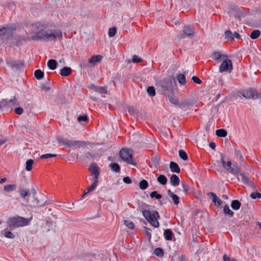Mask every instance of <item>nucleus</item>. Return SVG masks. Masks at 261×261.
I'll return each mask as SVG.
<instances>
[{"label":"nucleus","instance_id":"f257e3e1","mask_svg":"<svg viewBox=\"0 0 261 261\" xmlns=\"http://www.w3.org/2000/svg\"><path fill=\"white\" fill-rule=\"evenodd\" d=\"M221 161L224 168L228 172L237 176L240 174L241 177V181L244 184L251 187L253 189L255 188L254 185L249 178L248 175L245 172H241L240 169L237 165L233 164L232 166V163L230 161H229L226 163L224 160L222 155H221Z\"/></svg>","mask_w":261,"mask_h":261},{"label":"nucleus","instance_id":"f03ea898","mask_svg":"<svg viewBox=\"0 0 261 261\" xmlns=\"http://www.w3.org/2000/svg\"><path fill=\"white\" fill-rule=\"evenodd\" d=\"M156 87L163 95L172 92L176 89V82L173 76H167L155 81Z\"/></svg>","mask_w":261,"mask_h":261},{"label":"nucleus","instance_id":"7ed1b4c3","mask_svg":"<svg viewBox=\"0 0 261 261\" xmlns=\"http://www.w3.org/2000/svg\"><path fill=\"white\" fill-rule=\"evenodd\" d=\"M31 218H25L19 216L9 218L7 224L10 229L28 225L31 220Z\"/></svg>","mask_w":261,"mask_h":261},{"label":"nucleus","instance_id":"20e7f679","mask_svg":"<svg viewBox=\"0 0 261 261\" xmlns=\"http://www.w3.org/2000/svg\"><path fill=\"white\" fill-rule=\"evenodd\" d=\"M142 214L146 220L154 227L158 228L159 226L158 219L160 216L159 213L155 211H150L149 210H142Z\"/></svg>","mask_w":261,"mask_h":261},{"label":"nucleus","instance_id":"39448f33","mask_svg":"<svg viewBox=\"0 0 261 261\" xmlns=\"http://www.w3.org/2000/svg\"><path fill=\"white\" fill-rule=\"evenodd\" d=\"M43 40L51 41L56 38L61 40L63 37L62 33L60 30H47L46 31H42Z\"/></svg>","mask_w":261,"mask_h":261},{"label":"nucleus","instance_id":"423d86ee","mask_svg":"<svg viewBox=\"0 0 261 261\" xmlns=\"http://www.w3.org/2000/svg\"><path fill=\"white\" fill-rule=\"evenodd\" d=\"M119 155L121 159L128 164L135 166L137 165L136 162L133 158L131 150L123 148L120 150Z\"/></svg>","mask_w":261,"mask_h":261},{"label":"nucleus","instance_id":"0eeeda50","mask_svg":"<svg viewBox=\"0 0 261 261\" xmlns=\"http://www.w3.org/2000/svg\"><path fill=\"white\" fill-rule=\"evenodd\" d=\"M241 95L247 99H257L259 97V94L255 88L243 89L238 92V95Z\"/></svg>","mask_w":261,"mask_h":261},{"label":"nucleus","instance_id":"6e6552de","mask_svg":"<svg viewBox=\"0 0 261 261\" xmlns=\"http://www.w3.org/2000/svg\"><path fill=\"white\" fill-rule=\"evenodd\" d=\"M35 27L37 29L36 34L30 37L29 40H38L43 39L42 31H44L45 29V26L40 23H37L35 24Z\"/></svg>","mask_w":261,"mask_h":261},{"label":"nucleus","instance_id":"1a4fd4ad","mask_svg":"<svg viewBox=\"0 0 261 261\" xmlns=\"http://www.w3.org/2000/svg\"><path fill=\"white\" fill-rule=\"evenodd\" d=\"M89 171L93 176L92 180L98 181V179L100 174V168L95 163H92L89 168Z\"/></svg>","mask_w":261,"mask_h":261},{"label":"nucleus","instance_id":"9d476101","mask_svg":"<svg viewBox=\"0 0 261 261\" xmlns=\"http://www.w3.org/2000/svg\"><path fill=\"white\" fill-rule=\"evenodd\" d=\"M232 69L231 61L230 59L224 60L219 66V71L223 72L225 71L230 72Z\"/></svg>","mask_w":261,"mask_h":261},{"label":"nucleus","instance_id":"9b49d317","mask_svg":"<svg viewBox=\"0 0 261 261\" xmlns=\"http://www.w3.org/2000/svg\"><path fill=\"white\" fill-rule=\"evenodd\" d=\"M194 31V28L191 25L185 26L182 30L183 34L181 35V38H184L185 37H193L195 32Z\"/></svg>","mask_w":261,"mask_h":261},{"label":"nucleus","instance_id":"f8f14e48","mask_svg":"<svg viewBox=\"0 0 261 261\" xmlns=\"http://www.w3.org/2000/svg\"><path fill=\"white\" fill-rule=\"evenodd\" d=\"M3 101L0 105V109L3 108L7 109L9 108H11L12 106L15 107L18 105V103L15 98L10 99L8 101L7 99H3Z\"/></svg>","mask_w":261,"mask_h":261},{"label":"nucleus","instance_id":"ddd939ff","mask_svg":"<svg viewBox=\"0 0 261 261\" xmlns=\"http://www.w3.org/2000/svg\"><path fill=\"white\" fill-rule=\"evenodd\" d=\"M165 96L168 98L171 103L179 107L180 103L178 102V99L175 96V91L168 93L165 95Z\"/></svg>","mask_w":261,"mask_h":261},{"label":"nucleus","instance_id":"4468645a","mask_svg":"<svg viewBox=\"0 0 261 261\" xmlns=\"http://www.w3.org/2000/svg\"><path fill=\"white\" fill-rule=\"evenodd\" d=\"M94 157L95 155L94 154H92L89 151H86L83 152V153L80 156V159L83 161L88 162Z\"/></svg>","mask_w":261,"mask_h":261},{"label":"nucleus","instance_id":"2eb2a0df","mask_svg":"<svg viewBox=\"0 0 261 261\" xmlns=\"http://www.w3.org/2000/svg\"><path fill=\"white\" fill-rule=\"evenodd\" d=\"M10 66L16 69H19L23 67L24 63L23 61L20 60H12L9 63Z\"/></svg>","mask_w":261,"mask_h":261},{"label":"nucleus","instance_id":"dca6fc26","mask_svg":"<svg viewBox=\"0 0 261 261\" xmlns=\"http://www.w3.org/2000/svg\"><path fill=\"white\" fill-rule=\"evenodd\" d=\"M98 181L93 180V183L91 186L87 189V191H84V194L82 196L81 199H84L88 193L94 190L98 185Z\"/></svg>","mask_w":261,"mask_h":261},{"label":"nucleus","instance_id":"f3484780","mask_svg":"<svg viewBox=\"0 0 261 261\" xmlns=\"http://www.w3.org/2000/svg\"><path fill=\"white\" fill-rule=\"evenodd\" d=\"M207 195L211 197L212 201L215 203V205L219 206L221 204V200L218 196L213 192H210Z\"/></svg>","mask_w":261,"mask_h":261},{"label":"nucleus","instance_id":"a211bd4d","mask_svg":"<svg viewBox=\"0 0 261 261\" xmlns=\"http://www.w3.org/2000/svg\"><path fill=\"white\" fill-rule=\"evenodd\" d=\"M20 197L24 200H26L27 202H28V197L30 196V191L29 189H20Z\"/></svg>","mask_w":261,"mask_h":261},{"label":"nucleus","instance_id":"6ab92c4d","mask_svg":"<svg viewBox=\"0 0 261 261\" xmlns=\"http://www.w3.org/2000/svg\"><path fill=\"white\" fill-rule=\"evenodd\" d=\"M170 182L172 186L176 187L179 184L180 179L176 174H172L170 178Z\"/></svg>","mask_w":261,"mask_h":261},{"label":"nucleus","instance_id":"aec40b11","mask_svg":"<svg viewBox=\"0 0 261 261\" xmlns=\"http://www.w3.org/2000/svg\"><path fill=\"white\" fill-rule=\"evenodd\" d=\"M169 167L172 172H175L176 173H179L180 172V170L179 166L175 162H171L170 163Z\"/></svg>","mask_w":261,"mask_h":261},{"label":"nucleus","instance_id":"412c9836","mask_svg":"<svg viewBox=\"0 0 261 261\" xmlns=\"http://www.w3.org/2000/svg\"><path fill=\"white\" fill-rule=\"evenodd\" d=\"M193 105L194 102L192 100H187L180 103L179 107L181 109H185L186 108L191 107Z\"/></svg>","mask_w":261,"mask_h":261},{"label":"nucleus","instance_id":"4be33fe9","mask_svg":"<svg viewBox=\"0 0 261 261\" xmlns=\"http://www.w3.org/2000/svg\"><path fill=\"white\" fill-rule=\"evenodd\" d=\"M102 56L101 55L93 56L88 60V63L94 65L96 63L100 62Z\"/></svg>","mask_w":261,"mask_h":261},{"label":"nucleus","instance_id":"5701e85b","mask_svg":"<svg viewBox=\"0 0 261 261\" xmlns=\"http://www.w3.org/2000/svg\"><path fill=\"white\" fill-rule=\"evenodd\" d=\"M72 70L70 67H64L60 70V73L63 76H67L71 73Z\"/></svg>","mask_w":261,"mask_h":261},{"label":"nucleus","instance_id":"b1692460","mask_svg":"<svg viewBox=\"0 0 261 261\" xmlns=\"http://www.w3.org/2000/svg\"><path fill=\"white\" fill-rule=\"evenodd\" d=\"M168 194L169 196H170L172 198V199L174 202V203L175 205H177L179 203V197L173 193L170 190H168L167 191Z\"/></svg>","mask_w":261,"mask_h":261},{"label":"nucleus","instance_id":"393cba45","mask_svg":"<svg viewBox=\"0 0 261 261\" xmlns=\"http://www.w3.org/2000/svg\"><path fill=\"white\" fill-rule=\"evenodd\" d=\"M174 234L170 229H165L164 231V236L165 239L167 241H171Z\"/></svg>","mask_w":261,"mask_h":261},{"label":"nucleus","instance_id":"a878e982","mask_svg":"<svg viewBox=\"0 0 261 261\" xmlns=\"http://www.w3.org/2000/svg\"><path fill=\"white\" fill-rule=\"evenodd\" d=\"M47 66L51 70H55L57 67V62L54 59H50L47 62Z\"/></svg>","mask_w":261,"mask_h":261},{"label":"nucleus","instance_id":"bb28decb","mask_svg":"<svg viewBox=\"0 0 261 261\" xmlns=\"http://www.w3.org/2000/svg\"><path fill=\"white\" fill-rule=\"evenodd\" d=\"M74 144H75V147H85L87 146V145L88 144H90V142L85 141L75 140Z\"/></svg>","mask_w":261,"mask_h":261},{"label":"nucleus","instance_id":"cd10ccee","mask_svg":"<svg viewBox=\"0 0 261 261\" xmlns=\"http://www.w3.org/2000/svg\"><path fill=\"white\" fill-rule=\"evenodd\" d=\"M241 205V202L238 200H233L231 201V207L234 210H238Z\"/></svg>","mask_w":261,"mask_h":261},{"label":"nucleus","instance_id":"c85d7f7f","mask_svg":"<svg viewBox=\"0 0 261 261\" xmlns=\"http://www.w3.org/2000/svg\"><path fill=\"white\" fill-rule=\"evenodd\" d=\"M17 186L15 184L7 185L4 186V190L7 192H12L16 189Z\"/></svg>","mask_w":261,"mask_h":261},{"label":"nucleus","instance_id":"c756f323","mask_svg":"<svg viewBox=\"0 0 261 261\" xmlns=\"http://www.w3.org/2000/svg\"><path fill=\"white\" fill-rule=\"evenodd\" d=\"M157 181L160 184L165 185L167 182V178L164 175L161 174L158 177Z\"/></svg>","mask_w":261,"mask_h":261},{"label":"nucleus","instance_id":"7c9ffc66","mask_svg":"<svg viewBox=\"0 0 261 261\" xmlns=\"http://www.w3.org/2000/svg\"><path fill=\"white\" fill-rule=\"evenodd\" d=\"M57 140L59 144H62L67 147L69 139L62 138L61 136H58L57 138Z\"/></svg>","mask_w":261,"mask_h":261},{"label":"nucleus","instance_id":"2f4dec72","mask_svg":"<svg viewBox=\"0 0 261 261\" xmlns=\"http://www.w3.org/2000/svg\"><path fill=\"white\" fill-rule=\"evenodd\" d=\"M127 110L129 114L134 116H138L139 114V111L137 109L133 107H128Z\"/></svg>","mask_w":261,"mask_h":261},{"label":"nucleus","instance_id":"473e14b6","mask_svg":"<svg viewBox=\"0 0 261 261\" xmlns=\"http://www.w3.org/2000/svg\"><path fill=\"white\" fill-rule=\"evenodd\" d=\"M110 167L113 171L118 173L120 172V167L118 163H114L110 165Z\"/></svg>","mask_w":261,"mask_h":261},{"label":"nucleus","instance_id":"72a5a7b5","mask_svg":"<svg viewBox=\"0 0 261 261\" xmlns=\"http://www.w3.org/2000/svg\"><path fill=\"white\" fill-rule=\"evenodd\" d=\"M44 72L40 69H37L35 70L34 72V76L36 79L39 80L42 79L44 76Z\"/></svg>","mask_w":261,"mask_h":261},{"label":"nucleus","instance_id":"f704fd0d","mask_svg":"<svg viewBox=\"0 0 261 261\" xmlns=\"http://www.w3.org/2000/svg\"><path fill=\"white\" fill-rule=\"evenodd\" d=\"M177 79L178 80V82L181 85H185L186 84V77L184 74H179L177 75Z\"/></svg>","mask_w":261,"mask_h":261},{"label":"nucleus","instance_id":"c9c22d12","mask_svg":"<svg viewBox=\"0 0 261 261\" xmlns=\"http://www.w3.org/2000/svg\"><path fill=\"white\" fill-rule=\"evenodd\" d=\"M227 134V132L224 129H219L216 131V135L219 137H225Z\"/></svg>","mask_w":261,"mask_h":261},{"label":"nucleus","instance_id":"e433bc0d","mask_svg":"<svg viewBox=\"0 0 261 261\" xmlns=\"http://www.w3.org/2000/svg\"><path fill=\"white\" fill-rule=\"evenodd\" d=\"M34 162V160L32 159H29L27 161L25 166V169L27 171H30L32 170Z\"/></svg>","mask_w":261,"mask_h":261},{"label":"nucleus","instance_id":"4c0bfd02","mask_svg":"<svg viewBox=\"0 0 261 261\" xmlns=\"http://www.w3.org/2000/svg\"><path fill=\"white\" fill-rule=\"evenodd\" d=\"M260 35V32L258 30H253L250 34V38L252 39H255L259 37Z\"/></svg>","mask_w":261,"mask_h":261},{"label":"nucleus","instance_id":"58836bf2","mask_svg":"<svg viewBox=\"0 0 261 261\" xmlns=\"http://www.w3.org/2000/svg\"><path fill=\"white\" fill-rule=\"evenodd\" d=\"M223 212L225 215H227L230 217H232L234 213L230 210L228 205H225L223 207Z\"/></svg>","mask_w":261,"mask_h":261},{"label":"nucleus","instance_id":"ea45409f","mask_svg":"<svg viewBox=\"0 0 261 261\" xmlns=\"http://www.w3.org/2000/svg\"><path fill=\"white\" fill-rule=\"evenodd\" d=\"M148 187V182L145 180L143 179L139 182V187L142 190H145Z\"/></svg>","mask_w":261,"mask_h":261},{"label":"nucleus","instance_id":"a19ab883","mask_svg":"<svg viewBox=\"0 0 261 261\" xmlns=\"http://www.w3.org/2000/svg\"><path fill=\"white\" fill-rule=\"evenodd\" d=\"M33 198H34V201H33V202L35 204L37 205L38 206H43L45 204V202H44L43 200H40L36 197V196Z\"/></svg>","mask_w":261,"mask_h":261},{"label":"nucleus","instance_id":"79ce46f5","mask_svg":"<svg viewBox=\"0 0 261 261\" xmlns=\"http://www.w3.org/2000/svg\"><path fill=\"white\" fill-rule=\"evenodd\" d=\"M154 253L158 257H162L164 256V251L161 248H156L154 250Z\"/></svg>","mask_w":261,"mask_h":261},{"label":"nucleus","instance_id":"37998d69","mask_svg":"<svg viewBox=\"0 0 261 261\" xmlns=\"http://www.w3.org/2000/svg\"><path fill=\"white\" fill-rule=\"evenodd\" d=\"M94 90L99 93L101 94H106L107 93V91L105 87H94Z\"/></svg>","mask_w":261,"mask_h":261},{"label":"nucleus","instance_id":"c03bdc74","mask_svg":"<svg viewBox=\"0 0 261 261\" xmlns=\"http://www.w3.org/2000/svg\"><path fill=\"white\" fill-rule=\"evenodd\" d=\"M225 39L229 40H233L234 39L233 35L232 33V32L229 31L227 30L225 32Z\"/></svg>","mask_w":261,"mask_h":261},{"label":"nucleus","instance_id":"a18cd8bd","mask_svg":"<svg viewBox=\"0 0 261 261\" xmlns=\"http://www.w3.org/2000/svg\"><path fill=\"white\" fill-rule=\"evenodd\" d=\"M179 156L181 159H182L184 161H187L188 159V155L184 150H179Z\"/></svg>","mask_w":261,"mask_h":261},{"label":"nucleus","instance_id":"49530a36","mask_svg":"<svg viewBox=\"0 0 261 261\" xmlns=\"http://www.w3.org/2000/svg\"><path fill=\"white\" fill-rule=\"evenodd\" d=\"M3 235L7 238L14 239L15 235L10 231L5 230L3 232Z\"/></svg>","mask_w":261,"mask_h":261},{"label":"nucleus","instance_id":"de8ad7c7","mask_svg":"<svg viewBox=\"0 0 261 261\" xmlns=\"http://www.w3.org/2000/svg\"><path fill=\"white\" fill-rule=\"evenodd\" d=\"M147 92L150 96H154L155 95V91L154 87L149 86L147 89Z\"/></svg>","mask_w":261,"mask_h":261},{"label":"nucleus","instance_id":"09e8293b","mask_svg":"<svg viewBox=\"0 0 261 261\" xmlns=\"http://www.w3.org/2000/svg\"><path fill=\"white\" fill-rule=\"evenodd\" d=\"M124 224L129 229H133L135 228V225L133 222L128 220H124Z\"/></svg>","mask_w":261,"mask_h":261},{"label":"nucleus","instance_id":"8fccbe9b","mask_svg":"<svg viewBox=\"0 0 261 261\" xmlns=\"http://www.w3.org/2000/svg\"><path fill=\"white\" fill-rule=\"evenodd\" d=\"M150 196L151 198H155L156 199H160L162 197V195L158 194L157 191L152 192L150 194Z\"/></svg>","mask_w":261,"mask_h":261},{"label":"nucleus","instance_id":"3c124183","mask_svg":"<svg viewBox=\"0 0 261 261\" xmlns=\"http://www.w3.org/2000/svg\"><path fill=\"white\" fill-rule=\"evenodd\" d=\"M116 33V28L113 27L109 29V36L110 37H114Z\"/></svg>","mask_w":261,"mask_h":261},{"label":"nucleus","instance_id":"603ef678","mask_svg":"<svg viewBox=\"0 0 261 261\" xmlns=\"http://www.w3.org/2000/svg\"><path fill=\"white\" fill-rule=\"evenodd\" d=\"M213 56H214L213 59L215 60L218 61L219 60V59H220V58L221 57L222 54L219 51H215L213 53Z\"/></svg>","mask_w":261,"mask_h":261},{"label":"nucleus","instance_id":"864d4df0","mask_svg":"<svg viewBox=\"0 0 261 261\" xmlns=\"http://www.w3.org/2000/svg\"><path fill=\"white\" fill-rule=\"evenodd\" d=\"M57 156V154H51V153H47L45 154H43L40 156V159H48L49 158H54L56 157Z\"/></svg>","mask_w":261,"mask_h":261},{"label":"nucleus","instance_id":"5fc2aeb1","mask_svg":"<svg viewBox=\"0 0 261 261\" xmlns=\"http://www.w3.org/2000/svg\"><path fill=\"white\" fill-rule=\"evenodd\" d=\"M250 197L253 199L260 198L261 197V194L258 192H253L251 193Z\"/></svg>","mask_w":261,"mask_h":261},{"label":"nucleus","instance_id":"6e6d98bb","mask_svg":"<svg viewBox=\"0 0 261 261\" xmlns=\"http://www.w3.org/2000/svg\"><path fill=\"white\" fill-rule=\"evenodd\" d=\"M77 120L79 122H81V121L87 122L88 121V117L87 115L80 116L77 117Z\"/></svg>","mask_w":261,"mask_h":261},{"label":"nucleus","instance_id":"4d7b16f0","mask_svg":"<svg viewBox=\"0 0 261 261\" xmlns=\"http://www.w3.org/2000/svg\"><path fill=\"white\" fill-rule=\"evenodd\" d=\"M142 61V59L137 55H134L132 58V61L134 63H139Z\"/></svg>","mask_w":261,"mask_h":261},{"label":"nucleus","instance_id":"13d9d810","mask_svg":"<svg viewBox=\"0 0 261 261\" xmlns=\"http://www.w3.org/2000/svg\"><path fill=\"white\" fill-rule=\"evenodd\" d=\"M235 156L239 159V160L242 161L243 158L241 152L238 150H236L234 152Z\"/></svg>","mask_w":261,"mask_h":261},{"label":"nucleus","instance_id":"bf43d9fd","mask_svg":"<svg viewBox=\"0 0 261 261\" xmlns=\"http://www.w3.org/2000/svg\"><path fill=\"white\" fill-rule=\"evenodd\" d=\"M223 259L224 261H237L235 258H230L227 256L225 254L223 255Z\"/></svg>","mask_w":261,"mask_h":261},{"label":"nucleus","instance_id":"052dcab7","mask_svg":"<svg viewBox=\"0 0 261 261\" xmlns=\"http://www.w3.org/2000/svg\"><path fill=\"white\" fill-rule=\"evenodd\" d=\"M182 187L183 188V191L185 193L187 192L190 190L189 186L186 183L182 182Z\"/></svg>","mask_w":261,"mask_h":261},{"label":"nucleus","instance_id":"680f3d73","mask_svg":"<svg viewBox=\"0 0 261 261\" xmlns=\"http://www.w3.org/2000/svg\"><path fill=\"white\" fill-rule=\"evenodd\" d=\"M15 113L18 115H21L23 112V110L22 108L19 107L15 109Z\"/></svg>","mask_w":261,"mask_h":261},{"label":"nucleus","instance_id":"e2e57ef3","mask_svg":"<svg viewBox=\"0 0 261 261\" xmlns=\"http://www.w3.org/2000/svg\"><path fill=\"white\" fill-rule=\"evenodd\" d=\"M192 80H193V81L196 83V84H200L201 83V81L197 76H193L192 77Z\"/></svg>","mask_w":261,"mask_h":261},{"label":"nucleus","instance_id":"0e129e2a","mask_svg":"<svg viewBox=\"0 0 261 261\" xmlns=\"http://www.w3.org/2000/svg\"><path fill=\"white\" fill-rule=\"evenodd\" d=\"M123 181L124 183L127 184H129L132 182V180L128 176L124 177L123 178Z\"/></svg>","mask_w":261,"mask_h":261},{"label":"nucleus","instance_id":"69168bd1","mask_svg":"<svg viewBox=\"0 0 261 261\" xmlns=\"http://www.w3.org/2000/svg\"><path fill=\"white\" fill-rule=\"evenodd\" d=\"M74 142H75V140H69L67 147H75Z\"/></svg>","mask_w":261,"mask_h":261},{"label":"nucleus","instance_id":"338daca9","mask_svg":"<svg viewBox=\"0 0 261 261\" xmlns=\"http://www.w3.org/2000/svg\"><path fill=\"white\" fill-rule=\"evenodd\" d=\"M145 233L146 235L148 237L149 239H150L151 237V234L150 233L151 229L150 228H148L147 227H145Z\"/></svg>","mask_w":261,"mask_h":261},{"label":"nucleus","instance_id":"774afa93","mask_svg":"<svg viewBox=\"0 0 261 261\" xmlns=\"http://www.w3.org/2000/svg\"><path fill=\"white\" fill-rule=\"evenodd\" d=\"M42 90H44L46 91H48L49 90V87L46 86L44 84H42L40 87Z\"/></svg>","mask_w":261,"mask_h":261}]
</instances>
